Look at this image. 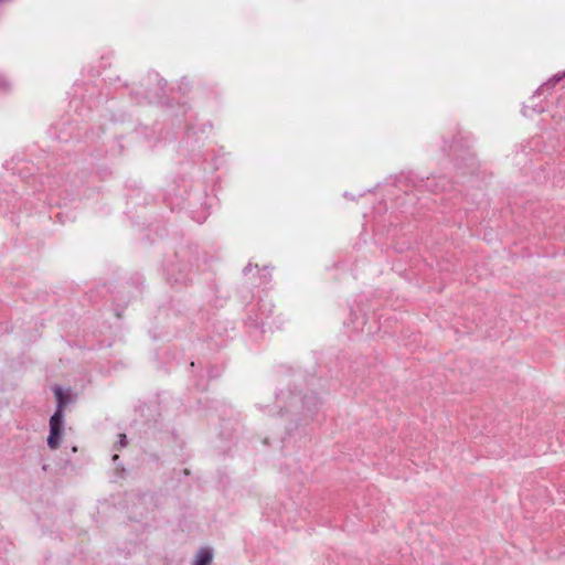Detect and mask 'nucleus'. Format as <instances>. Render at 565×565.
Returning a JSON list of instances; mask_svg holds the SVG:
<instances>
[{"label": "nucleus", "mask_w": 565, "mask_h": 565, "mask_svg": "<svg viewBox=\"0 0 565 565\" xmlns=\"http://www.w3.org/2000/svg\"><path fill=\"white\" fill-rule=\"evenodd\" d=\"M213 558L212 550L209 547H202L196 553L193 565H211Z\"/></svg>", "instance_id": "obj_2"}, {"label": "nucleus", "mask_w": 565, "mask_h": 565, "mask_svg": "<svg viewBox=\"0 0 565 565\" xmlns=\"http://www.w3.org/2000/svg\"><path fill=\"white\" fill-rule=\"evenodd\" d=\"M564 76H565V74H564V75H562V76H557V77H555V78H554V81H555V82H558V81H561Z\"/></svg>", "instance_id": "obj_5"}, {"label": "nucleus", "mask_w": 565, "mask_h": 565, "mask_svg": "<svg viewBox=\"0 0 565 565\" xmlns=\"http://www.w3.org/2000/svg\"><path fill=\"white\" fill-rule=\"evenodd\" d=\"M54 394H55L56 402H57V406H56V411L55 412L60 411L61 412V417H64V408H65V405L67 403V397L63 393V390L61 387H55L54 388Z\"/></svg>", "instance_id": "obj_3"}, {"label": "nucleus", "mask_w": 565, "mask_h": 565, "mask_svg": "<svg viewBox=\"0 0 565 565\" xmlns=\"http://www.w3.org/2000/svg\"><path fill=\"white\" fill-rule=\"evenodd\" d=\"M119 444L121 447H125L127 444V437L125 434L119 435Z\"/></svg>", "instance_id": "obj_4"}, {"label": "nucleus", "mask_w": 565, "mask_h": 565, "mask_svg": "<svg viewBox=\"0 0 565 565\" xmlns=\"http://www.w3.org/2000/svg\"><path fill=\"white\" fill-rule=\"evenodd\" d=\"M64 431V417H61V412H55L50 418V435L47 437V446L51 449H57Z\"/></svg>", "instance_id": "obj_1"}]
</instances>
